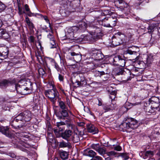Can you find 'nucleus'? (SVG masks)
I'll return each instance as SVG.
<instances>
[{
    "label": "nucleus",
    "mask_w": 160,
    "mask_h": 160,
    "mask_svg": "<svg viewBox=\"0 0 160 160\" xmlns=\"http://www.w3.org/2000/svg\"><path fill=\"white\" fill-rule=\"evenodd\" d=\"M31 116V113L30 111H26L20 113L14 119V122H15L22 120L28 121L30 120Z\"/></svg>",
    "instance_id": "nucleus-1"
},
{
    "label": "nucleus",
    "mask_w": 160,
    "mask_h": 160,
    "mask_svg": "<svg viewBox=\"0 0 160 160\" xmlns=\"http://www.w3.org/2000/svg\"><path fill=\"white\" fill-rule=\"evenodd\" d=\"M45 94L46 96L48 97L54 104L55 102L56 99L59 95L58 91L56 88H54L52 89H49L46 91Z\"/></svg>",
    "instance_id": "nucleus-2"
},
{
    "label": "nucleus",
    "mask_w": 160,
    "mask_h": 160,
    "mask_svg": "<svg viewBox=\"0 0 160 160\" xmlns=\"http://www.w3.org/2000/svg\"><path fill=\"white\" fill-rule=\"evenodd\" d=\"M78 30L77 28L76 27H72L69 28L66 33L64 39L67 40L68 42H71L75 39L74 37V33Z\"/></svg>",
    "instance_id": "nucleus-3"
},
{
    "label": "nucleus",
    "mask_w": 160,
    "mask_h": 160,
    "mask_svg": "<svg viewBox=\"0 0 160 160\" xmlns=\"http://www.w3.org/2000/svg\"><path fill=\"white\" fill-rule=\"evenodd\" d=\"M59 106L61 110V111H60L61 115L58 116V118L61 119L63 117L66 118L68 117V108L65 103L62 101H59Z\"/></svg>",
    "instance_id": "nucleus-4"
},
{
    "label": "nucleus",
    "mask_w": 160,
    "mask_h": 160,
    "mask_svg": "<svg viewBox=\"0 0 160 160\" xmlns=\"http://www.w3.org/2000/svg\"><path fill=\"white\" fill-rule=\"evenodd\" d=\"M124 36V35L121 34L120 32H118L115 34V36H113L112 38V43L114 47H116L119 45L122 42V40L121 39L120 36Z\"/></svg>",
    "instance_id": "nucleus-5"
},
{
    "label": "nucleus",
    "mask_w": 160,
    "mask_h": 160,
    "mask_svg": "<svg viewBox=\"0 0 160 160\" xmlns=\"http://www.w3.org/2000/svg\"><path fill=\"white\" fill-rule=\"evenodd\" d=\"M98 29L100 30V29L98 28ZM98 31H95L94 32H92V34L90 35L91 36L90 40V42H93L95 41L96 40L100 38L102 36V34L101 33L100 30H99V32H98Z\"/></svg>",
    "instance_id": "nucleus-6"
},
{
    "label": "nucleus",
    "mask_w": 160,
    "mask_h": 160,
    "mask_svg": "<svg viewBox=\"0 0 160 160\" xmlns=\"http://www.w3.org/2000/svg\"><path fill=\"white\" fill-rule=\"evenodd\" d=\"M131 72L128 70H126V71H124L122 75V80L123 81H127L130 80L131 77L130 76Z\"/></svg>",
    "instance_id": "nucleus-7"
},
{
    "label": "nucleus",
    "mask_w": 160,
    "mask_h": 160,
    "mask_svg": "<svg viewBox=\"0 0 160 160\" xmlns=\"http://www.w3.org/2000/svg\"><path fill=\"white\" fill-rule=\"evenodd\" d=\"M15 88L17 92L22 94H26L27 93L25 92V86L23 85H20L18 84L15 85Z\"/></svg>",
    "instance_id": "nucleus-8"
},
{
    "label": "nucleus",
    "mask_w": 160,
    "mask_h": 160,
    "mask_svg": "<svg viewBox=\"0 0 160 160\" xmlns=\"http://www.w3.org/2000/svg\"><path fill=\"white\" fill-rule=\"evenodd\" d=\"M70 53L71 56L73 57V59L76 62H79L81 60L82 56L80 52L76 53L74 52H72Z\"/></svg>",
    "instance_id": "nucleus-9"
},
{
    "label": "nucleus",
    "mask_w": 160,
    "mask_h": 160,
    "mask_svg": "<svg viewBox=\"0 0 160 160\" xmlns=\"http://www.w3.org/2000/svg\"><path fill=\"white\" fill-rule=\"evenodd\" d=\"M48 38L50 41V48H56V44L53 35L51 34L48 35Z\"/></svg>",
    "instance_id": "nucleus-10"
},
{
    "label": "nucleus",
    "mask_w": 160,
    "mask_h": 160,
    "mask_svg": "<svg viewBox=\"0 0 160 160\" xmlns=\"http://www.w3.org/2000/svg\"><path fill=\"white\" fill-rule=\"evenodd\" d=\"M87 128L88 132L92 133L93 134L97 133L98 132V128L92 124L87 125Z\"/></svg>",
    "instance_id": "nucleus-11"
},
{
    "label": "nucleus",
    "mask_w": 160,
    "mask_h": 160,
    "mask_svg": "<svg viewBox=\"0 0 160 160\" xmlns=\"http://www.w3.org/2000/svg\"><path fill=\"white\" fill-rule=\"evenodd\" d=\"M106 20L108 21L107 22H109V24H106L103 21V24L104 27H113L115 26L116 24V19L114 20L112 18H110L108 21L107 20Z\"/></svg>",
    "instance_id": "nucleus-12"
},
{
    "label": "nucleus",
    "mask_w": 160,
    "mask_h": 160,
    "mask_svg": "<svg viewBox=\"0 0 160 160\" xmlns=\"http://www.w3.org/2000/svg\"><path fill=\"white\" fill-rule=\"evenodd\" d=\"M0 132L6 136L10 137L12 135L7 127H0Z\"/></svg>",
    "instance_id": "nucleus-13"
},
{
    "label": "nucleus",
    "mask_w": 160,
    "mask_h": 160,
    "mask_svg": "<svg viewBox=\"0 0 160 160\" xmlns=\"http://www.w3.org/2000/svg\"><path fill=\"white\" fill-rule=\"evenodd\" d=\"M3 51L0 53V58L1 59H4L8 57L9 51L8 49L5 47L3 48Z\"/></svg>",
    "instance_id": "nucleus-14"
},
{
    "label": "nucleus",
    "mask_w": 160,
    "mask_h": 160,
    "mask_svg": "<svg viewBox=\"0 0 160 160\" xmlns=\"http://www.w3.org/2000/svg\"><path fill=\"white\" fill-rule=\"evenodd\" d=\"M83 154L86 156L93 157L96 155V153L93 151L88 149L84 150Z\"/></svg>",
    "instance_id": "nucleus-15"
},
{
    "label": "nucleus",
    "mask_w": 160,
    "mask_h": 160,
    "mask_svg": "<svg viewBox=\"0 0 160 160\" xmlns=\"http://www.w3.org/2000/svg\"><path fill=\"white\" fill-rule=\"evenodd\" d=\"M72 132L70 130H66L65 132L62 134V137L66 139H68V138L72 136Z\"/></svg>",
    "instance_id": "nucleus-16"
},
{
    "label": "nucleus",
    "mask_w": 160,
    "mask_h": 160,
    "mask_svg": "<svg viewBox=\"0 0 160 160\" xmlns=\"http://www.w3.org/2000/svg\"><path fill=\"white\" fill-rule=\"evenodd\" d=\"M112 102L110 105L104 107V109L105 110V112H108L110 110H112L115 109L116 107V105L115 103L112 100Z\"/></svg>",
    "instance_id": "nucleus-17"
},
{
    "label": "nucleus",
    "mask_w": 160,
    "mask_h": 160,
    "mask_svg": "<svg viewBox=\"0 0 160 160\" xmlns=\"http://www.w3.org/2000/svg\"><path fill=\"white\" fill-rule=\"evenodd\" d=\"M130 128L134 129L136 128L138 126L137 121L133 118H131L129 122Z\"/></svg>",
    "instance_id": "nucleus-18"
},
{
    "label": "nucleus",
    "mask_w": 160,
    "mask_h": 160,
    "mask_svg": "<svg viewBox=\"0 0 160 160\" xmlns=\"http://www.w3.org/2000/svg\"><path fill=\"white\" fill-rule=\"evenodd\" d=\"M59 155L61 158L63 160L67 159L68 157V152L64 151H59Z\"/></svg>",
    "instance_id": "nucleus-19"
},
{
    "label": "nucleus",
    "mask_w": 160,
    "mask_h": 160,
    "mask_svg": "<svg viewBox=\"0 0 160 160\" xmlns=\"http://www.w3.org/2000/svg\"><path fill=\"white\" fill-rule=\"evenodd\" d=\"M91 37V36L89 35L87 36L82 35L81 36V37L79 38L78 40L79 42L84 43L86 41H89L90 42Z\"/></svg>",
    "instance_id": "nucleus-20"
},
{
    "label": "nucleus",
    "mask_w": 160,
    "mask_h": 160,
    "mask_svg": "<svg viewBox=\"0 0 160 160\" xmlns=\"http://www.w3.org/2000/svg\"><path fill=\"white\" fill-rule=\"evenodd\" d=\"M134 48H136V50L135 51L134 50H131L128 49L127 50V53L130 54V55H135V57L137 58V53L139 51V48L137 47H134Z\"/></svg>",
    "instance_id": "nucleus-21"
},
{
    "label": "nucleus",
    "mask_w": 160,
    "mask_h": 160,
    "mask_svg": "<svg viewBox=\"0 0 160 160\" xmlns=\"http://www.w3.org/2000/svg\"><path fill=\"white\" fill-rule=\"evenodd\" d=\"M11 83V82L9 80L6 79L0 80V86L6 87Z\"/></svg>",
    "instance_id": "nucleus-22"
},
{
    "label": "nucleus",
    "mask_w": 160,
    "mask_h": 160,
    "mask_svg": "<svg viewBox=\"0 0 160 160\" xmlns=\"http://www.w3.org/2000/svg\"><path fill=\"white\" fill-rule=\"evenodd\" d=\"M70 139L74 143H76L78 142L79 141V138L78 135L76 133H74L72 136L71 138Z\"/></svg>",
    "instance_id": "nucleus-23"
},
{
    "label": "nucleus",
    "mask_w": 160,
    "mask_h": 160,
    "mask_svg": "<svg viewBox=\"0 0 160 160\" xmlns=\"http://www.w3.org/2000/svg\"><path fill=\"white\" fill-rule=\"evenodd\" d=\"M136 65L139 66H138V68L143 69L146 67V64L145 62L142 61H138L136 63Z\"/></svg>",
    "instance_id": "nucleus-24"
},
{
    "label": "nucleus",
    "mask_w": 160,
    "mask_h": 160,
    "mask_svg": "<svg viewBox=\"0 0 160 160\" xmlns=\"http://www.w3.org/2000/svg\"><path fill=\"white\" fill-rule=\"evenodd\" d=\"M120 127L125 130H126L127 129L130 128L129 122H123L120 125Z\"/></svg>",
    "instance_id": "nucleus-25"
},
{
    "label": "nucleus",
    "mask_w": 160,
    "mask_h": 160,
    "mask_svg": "<svg viewBox=\"0 0 160 160\" xmlns=\"http://www.w3.org/2000/svg\"><path fill=\"white\" fill-rule=\"evenodd\" d=\"M125 60L121 57L119 63H114V64L120 66L121 67H124L125 65Z\"/></svg>",
    "instance_id": "nucleus-26"
},
{
    "label": "nucleus",
    "mask_w": 160,
    "mask_h": 160,
    "mask_svg": "<svg viewBox=\"0 0 160 160\" xmlns=\"http://www.w3.org/2000/svg\"><path fill=\"white\" fill-rule=\"evenodd\" d=\"M95 59L97 60H100L102 58V55L100 52L94 54Z\"/></svg>",
    "instance_id": "nucleus-27"
},
{
    "label": "nucleus",
    "mask_w": 160,
    "mask_h": 160,
    "mask_svg": "<svg viewBox=\"0 0 160 160\" xmlns=\"http://www.w3.org/2000/svg\"><path fill=\"white\" fill-rule=\"evenodd\" d=\"M26 22L30 28H34L33 24L31 22L29 18L27 17L26 18Z\"/></svg>",
    "instance_id": "nucleus-28"
},
{
    "label": "nucleus",
    "mask_w": 160,
    "mask_h": 160,
    "mask_svg": "<svg viewBox=\"0 0 160 160\" xmlns=\"http://www.w3.org/2000/svg\"><path fill=\"white\" fill-rule=\"evenodd\" d=\"M116 74L117 75H122V73L124 72V69L122 68H117L116 69Z\"/></svg>",
    "instance_id": "nucleus-29"
},
{
    "label": "nucleus",
    "mask_w": 160,
    "mask_h": 160,
    "mask_svg": "<svg viewBox=\"0 0 160 160\" xmlns=\"http://www.w3.org/2000/svg\"><path fill=\"white\" fill-rule=\"evenodd\" d=\"M70 146V144L68 142H66L64 141H62L60 142L59 147L61 148L68 147Z\"/></svg>",
    "instance_id": "nucleus-30"
},
{
    "label": "nucleus",
    "mask_w": 160,
    "mask_h": 160,
    "mask_svg": "<svg viewBox=\"0 0 160 160\" xmlns=\"http://www.w3.org/2000/svg\"><path fill=\"white\" fill-rule=\"evenodd\" d=\"M150 100L151 101V102L152 104L153 103H155L157 104H158L160 103L159 99L158 98L154 97H152Z\"/></svg>",
    "instance_id": "nucleus-31"
},
{
    "label": "nucleus",
    "mask_w": 160,
    "mask_h": 160,
    "mask_svg": "<svg viewBox=\"0 0 160 160\" xmlns=\"http://www.w3.org/2000/svg\"><path fill=\"white\" fill-rule=\"evenodd\" d=\"M153 155V152L150 151H147L146 152H145L143 154V155H145V156H143V158H146V157L149 156L151 157Z\"/></svg>",
    "instance_id": "nucleus-32"
},
{
    "label": "nucleus",
    "mask_w": 160,
    "mask_h": 160,
    "mask_svg": "<svg viewBox=\"0 0 160 160\" xmlns=\"http://www.w3.org/2000/svg\"><path fill=\"white\" fill-rule=\"evenodd\" d=\"M67 120H66V122H68V123H67L66 122L67 127L68 128H69L72 129L73 128V124L71 122V119L69 118H68L67 119Z\"/></svg>",
    "instance_id": "nucleus-33"
},
{
    "label": "nucleus",
    "mask_w": 160,
    "mask_h": 160,
    "mask_svg": "<svg viewBox=\"0 0 160 160\" xmlns=\"http://www.w3.org/2000/svg\"><path fill=\"white\" fill-rule=\"evenodd\" d=\"M77 84L80 86H83L87 84V82L85 79L81 80L80 82L78 81L77 82Z\"/></svg>",
    "instance_id": "nucleus-34"
},
{
    "label": "nucleus",
    "mask_w": 160,
    "mask_h": 160,
    "mask_svg": "<svg viewBox=\"0 0 160 160\" xmlns=\"http://www.w3.org/2000/svg\"><path fill=\"white\" fill-rule=\"evenodd\" d=\"M105 74V72L103 71L100 72L98 71H96L94 72V75L96 77H101L102 75Z\"/></svg>",
    "instance_id": "nucleus-35"
},
{
    "label": "nucleus",
    "mask_w": 160,
    "mask_h": 160,
    "mask_svg": "<svg viewBox=\"0 0 160 160\" xmlns=\"http://www.w3.org/2000/svg\"><path fill=\"white\" fill-rule=\"evenodd\" d=\"M106 154L109 157H112L116 155L117 153L114 151H111L107 152Z\"/></svg>",
    "instance_id": "nucleus-36"
},
{
    "label": "nucleus",
    "mask_w": 160,
    "mask_h": 160,
    "mask_svg": "<svg viewBox=\"0 0 160 160\" xmlns=\"http://www.w3.org/2000/svg\"><path fill=\"white\" fill-rule=\"evenodd\" d=\"M101 155H103L105 153V150L102 148L99 147L97 151Z\"/></svg>",
    "instance_id": "nucleus-37"
},
{
    "label": "nucleus",
    "mask_w": 160,
    "mask_h": 160,
    "mask_svg": "<svg viewBox=\"0 0 160 160\" xmlns=\"http://www.w3.org/2000/svg\"><path fill=\"white\" fill-rule=\"evenodd\" d=\"M152 61V58L150 57H148L146 61H145L144 62H145L146 64H147V66H148L151 63Z\"/></svg>",
    "instance_id": "nucleus-38"
},
{
    "label": "nucleus",
    "mask_w": 160,
    "mask_h": 160,
    "mask_svg": "<svg viewBox=\"0 0 160 160\" xmlns=\"http://www.w3.org/2000/svg\"><path fill=\"white\" fill-rule=\"evenodd\" d=\"M121 57L119 55L114 57L113 59V62H115V63H119L120 60L121 59Z\"/></svg>",
    "instance_id": "nucleus-39"
},
{
    "label": "nucleus",
    "mask_w": 160,
    "mask_h": 160,
    "mask_svg": "<svg viewBox=\"0 0 160 160\" xmlns=\"http://www.w3.org/2000/svg\"><path fill=\"white\" fill-rule=\"evenodd\" d=\"M100 147L99 143L92 144L91 145V147L93 149H95L96 151Z\"/></svg>",
    "instance_id": "nucleus-40"
},
{
    "label": "nucleus",
    "mask_w": 160,
    "mask_h": 160,
    "mask_svg": "<svg viewBox=\"0 0 160 160\" xmlns=\"http://www.w3.org/2000/svg\"><path fill=\"white\" fill-rule=\"evenodd\" d=\"M119 7L121 9H124L125 8H128V5L127 3L124 2L121 5H120Z\"/></svg>",
    "instance_id": "nucleus-41"
},
{
    "label": "nucleus",
    "mask_w": 160,
    "mask_h": 160,
    "mask_svg": "<svg viewBox=\"0 0 160 160\" xmlns=\"http://www.w3.org/2000/svg\"><path fill=\"white\" fill-rule=\"evenodd\" d=\"M121 157L124 160H127L129 158V156L128 154L124 153L121 154Z\"/></svg>",
    "instance_id": "nucleus-42"
},
{
    "label": "nucleus",
    "mask_w": 160,
    "mask_h": 160,
    "mask_svg": "<svg viewBox=\"0 0 160 160\" xmlns=\"http://www.w3.org/2000/svg\"><path fill=\"white\" fill-rule=\"evenodd\" d=\"M38 72L40 75H43L45 73V72L44 69L41 68L38 69Z\"/></svg>",
    "instance_id": "nucleus-43"
},
{
    "label": "nucleus",
    "mask_w": 160,
    "mask_h": 160,
    "mask_svg": "<svg viewBox=\"0 0 160 160\" xmlns=\"http://www.w3.org/2000/svg\"><path fill=\"white\" fill-rule=\"evenodd\" d=\"M6 8L5 5L0 2V12L4 10Z\"/></svg>",
    "instance_id": "nucleus-44"
},
{
    "label": "nucleus",
    "mask_w": 160,
    "mask_h": 160,
    "mask_svg": "<svg viewBox=\"0 0 160 160\" xmlns=\"http://www.w3.org/2000/svg\"><path fill=\"white\" fill-rule=\"evenodd\" d=\"M65 124L64 122H57L56 123V125L58 128H59L60 129L61 128H59V127L62 125H63Z\"/></svg>",
    "instance_id": "nucleus-45"
},
{
    "label": "nucleus",
    "mask_w": 160,
    "mask_h": 160,
    "mask_svg": "<svg viewBox=\"0 0 160 160\" xmlns=\"http://www.w3.org/2000/svg\"><path fill=\"white\" fill-rule=\"evenodd\" d=\"M114 149L118 151H120L121 150L122 148L119 145H118L114 147Z\"/></svg>",
    "instance_id": "nucleus-46"
},
{
    "label": "nucleus",
    "mask_w": 160,
    "mask_h": 160,
    "mask_svg": "<svg viewBox=\"0 0 160 160\" xmlns=\"http://www.w3.org/2000/svg\"><path fill=\"white\" fill-rule=\"evenodd\" d=\"M154 28L155 27H154V26H152V25L149 26L148 29V31L149 32L151 33V32H152Z\"/></svg>",
    "instance_id": "nucleus-47"
},
{
    "label": "nucleus",
    "mask_w": 160,
    "mask_h": 160,
    "mask_svg": "<svg viewBox=\"0 0 160 160\" xmlns=\"http://www.w3.org/2000/svg\"><path fill=\"white\" fill-rule=\"evenodd\" d=\"M91 160H102L101 157L99 156H96Z\"/></svg>",
    "instance_id": "nucleus-48"
},
{
    "label": "nucleus",
    "mask_w": 160,
    "mask_h": 160,
    "mask_svg": "<svg viewBox=\"0 0 160 160\" xmlns=\"http://www.w3.org/2000/svg\"><path fill=\"white\" fill-rule=\"evenodd\" d=\"M25 8L26 11L27 12H29L31 13L30 12V9L29 8V7L27 4H25Z\"/></svg>",
    "instance_id": "nucleus-49"
},
{
    "label": "nucleus",
    "mask_w": 160,
    "mask_h": 160,
    "mask_svg": "<svg viewBox=\"0 0 160 160\" xmlns=\"http://www.w3.org/2000/svg\"><path fill=\"white\" fill-rule=\"evenodd\" d=\"M29 39L31 42H34V39L33 37L32 36H30Z\"/></svg>",
    "instance_id": "nucleus-50"
},
{
    "label": "nucleus",
    "mask_w": 160,
    "mask_h": 160,
    "mask_svg": "<svg viewBox=\"0 0 160 160\" xmlns=\"http://www.w3.org/2000/svg\"><path fill=\"white\" fill-rule=\"evenodd\" d=\"M43 18L46 21V22L47 23H49V24H50V23L49 21V20L48 19V17L46 16H44L43 17Z\"/></svg>",
    "instance_id": "nucleus-51"
},
{
    "label": "nucleus",
    "mask_w": 160,
    "mask_h": 160,
    "mask_svg": "<svg viewBox=\"0 0 160 160\" xmlns=\"http://www.w3.org/2000/svg\"><path fill=\"white\" fill-rule=\"evenodd\" d=\"M115 2H118L120 5H121L124 2H125L123 0H114Z\"/></svg>",
    "instance_id": "nucleus-52"
},
{
    "label": "nucleus",
    "mask_w": 160,
    "mask_h": 160,
    "mask_svg": "<svg viewBox=\"0 0 160 160\" xmlns=\"http://www.w3.org/2000/svg\"><path fill=\"white\" fill-rule=\"evenodd\" d=\"M78 125L80 127H82L84 126L85 123L83 122H79L78 123Z\"/></svg>",
    "instance_id": "nucleus-53"
},
{
    "label": "nucleus",
    "mask_w": 160,
    "mask_h": 160,
    "mask_svg": "<svg viewBox=\"0 0 160 160\" xmlns=\"http://www.w3.org/2000/svg\"><path fill=\"white\" fill-rule=\"evenodd\" d=\"M58 78L60 81H61L63 80V77L60 74L59 75Z\"/></svg>",
    "instance_id": "nucleus-54"
},
{
    "label": "nucleus",
    "mask_w": 160,
    "mask_h": 160,
    "mask_svg": "<svg viewBox=\"0 0 160 160\" xmlns=\"http://www.w3.org/2000/svg\"><path fill=\"white\" fill-rule=\"evenodd\" d=\"M98 105L99 106H101L102 105V101L101 99H98Z\"/></svg>",
    "instance_id": "nucleus-55"
},
{
    "label": "nucleus",
    "mask_w": 160,
    "mask_h": 160,
    "mask_svg": "<svg viewBox=\"0 0 160 160\" xmlns=\"http://www.w3.org/2000/svg\"><path fill=\"white\" fill-rule=\"evenodd\" d=\"M54 132L55 134H56V135H58V134L59 132H58V129H54Z\"/></svg>",
    "instance_id": "nucleus-56"
},
{
    "label": "nucleus",
    "mask_w": 160,
    "mask_h": 160,
    "mask_svg": "<svg viewBox=\"0 0 160 160\" xmlns=\"http://www.w3.org/2000/svg\"><path fill=\"white\" fill-rule=\"evenodd\" d=\"M105 160H113L112 159L110 158L109 157H108L105 158Z\"/></svg>",
    "instance_id": "nucleus-57"
},
{
    "label": "nucleus",
    "mask_w": 160,
    "mask_h": 160,
    "mask_svg": "<svg viewBox=\"0 0 160 160\" xmlns=\"http://www.w3.org/2000/svg\"><path fill=\"white\" fill-rule=\"evenodd\" d=\"M111 94L114 95H116V92L115 91L113 92H112Z\"/></svg>",
    "instance_id": "nucleus-58"
},
{
    "label": "nucleus",
    "mask_w": 160,
    "mask_h": 160,
    "mask_svg": "<svg viewBox=\"0 0 160 160\" xmlns=\"http://www.w3.org/2000/svg\"><path fill=\"white\" fill-rule=\"evenodd\" d=\"M105 20H106V19H105L104 20H103V21H102V24L103 25V21L104 22H105V23H106V24H109V23H108V22H105Z\"/></svg>",
    "instance_id": "nucleus-59"
},
{
    "label": "nucleus",
    "mask_w": 160,
    "mask_h": 160,
    "mask_svg": "<svg viewBox=\"0 0 160 160\" xmlns=\"http://www.w3.org/2000/svg\"><path fill=\"white\" fill-rule=\"evenodd\" d=\"M38 45L39 46V48H41V43H40V42H38Z\"/></svg>",
    "instance_id": "nucleus-60"
},
{
    "label": "nucleus",
    "mask_w": 160,
    "mask_h": 160,
    "mask_svg": "<svg viewBox=\"0 0 160 160\" xmlns=\"http://www.w3.org/2000/svg\"><path fill=\"white\" fill-rule=\"evenodd\" d=\"M25 88H25V91H27L29 90V88L28 87H25Z\"/></svg>",
    "instance_id": "nucleus-61"
},
{
    "label": "nucleus",
    "mask_w": 160,
    "mask_h": 160,
    "mask_svg": "<svg viewBox=\"0 0 160 160\" xmlns=\"http://www.w3.org/2000/svg\"><path fill=\"white\" fill-rule=\"evenodd\" d=\"M11 157H12V158H14V157H15V155L14 154H12L11 155Z\"/></svg>",
    "instance_id": "nucleus-62"
},
{
    "label": "nucleus",
    "mask_w": 160,
    "mask_h": 160,
    "mask_svg": "<svg viewBox=\"0 0 160 160\" xmlns=\"http://www.w3.org/2000/svg\"><path fill=\"white\" fill-rule=\"evenodd\" d=\"M157 154L159 156H160V150L157 153Z\"/></svg>",
    "instance_id": "nucleus-63"
},
{
    "label": "nucleus",
    "mask_w": 160,
    "mask_h": 160,
    "mask_svg": "<svg viewBox=\"0 0 160 160\" xmlns=\"http://www.w3.org/2000/svg\"><path fill=\"white\" fill-rule=\"evenodd\" d=\"M83 25L85 26V28H86V24L84 22V23H83Z\"/></svg>",
    "instance_id": "nucleus-64"
}]
</instances>
